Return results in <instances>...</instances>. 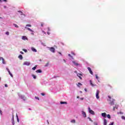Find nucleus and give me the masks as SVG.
<instances>
[{
  "label": "nucleus",
  "mask_w": 125,
  "mask_h": 125,
  "mask_svg": "<svg viewBox=\"0 0 125 125\" xmlns=\"http://www.w3.org/2000/svg\"><path fill=\"white\" fill-rule=\"evenodd\" d=\"M88 109L89 113H90V114H91V115H95V113H94V111H93V110H91L90 109V107H89L88 108Z\"/></svg>",
  "instance_id": "f257e3e1"
},
{
  "label": "nucleus",
  "mask_w": 125,
  "mask_h": 125,
  "mask_svg": "<svg viewBox=\"0 0 125 125\" xmlns=\"http://www.w3.org/2000/svg\"><path fill=\"white\" fill-rule=\"evenodd\" d=\"M96 97L97 99H99V98H100V97H99V91L98 90H97L96 91Z\"/></svg>",
  "instance_id": "f03ea898"
},
{
  "label": "nucleus",
  "mask_w": 125,
  "mask_h": 125,
  "mask_svg": "<svg viewBox=\"0 0 125 125\" xmlns=\"http://www.w3.org/2000/svg\"><path fill=\"white\" fill-rule=\"evenodd\" d=\"M50 50L51 51V52H53V53H55V48H54V47H50Z\"/></svg>",
  "instance_id": "7ed1b4c3"
},
{
  "label": "nucleus",
  "mask_w": 125,
  "mask_h": 125,
  "mask_svg": "<svg viewBox=\"0 0 125 125\" xmlns=\"http://www.w3.org/2000/svg\"><path fill=\"white\" fill-rule=\"evenodd\" d=\"M7 71L8 72L9 75L12 77V78H13V75L12 74L11 72H10V71L9 70V69L8 68H6Z\"/></svg>",
  "instance_id": "20e7f679"
},
{
  "label": "nucleus",
  "mask_w": 125,
  "mask_h": 125,
  "mask_svg": "<svg viewBox=\"0 0 125 125\" xmlns=\"http://www.w3.org/2000/svg\"><path fill=\"white\" fill-rule=\"evenodd\" d=\"M87 69L91 75H93V72H92V70H91V68H90V67H87Z\"/></svg>",
  "instance_id": "39448f33"
},
{
  "label": "nucleus",
  "mask_w": 125,
  "mask_h": 125,
  "mask_svg": "<svg viewBox=\"0 0 125 125\" xmlns=\"http://www.w3.org/2000/svg\"><path fill=\"white\" fill-rule=\"evenodd\" d=\"M82 115H83V118H86V113H85V112L83 111H82Z\"/></svg>",
  "instance_id": "423d86ee"
},
{
  "label": "nucleus",
  "mask_w": 125,
  "mask_h": 125,
  "mask_svg": "<svg viewBox=\"0 0 125 125\" xmlns=\"http://www.w3.org/2000/svg\"><path fill=\"white\" fill-rule=\"evenodd\" d=\"M22 40H23L24 41H26V40H28V38L26 36H23L22 37Z\"/></svg>",
  "instance_id": "0eeeda50"
},
{
  "label": "nucleus",
  "mask_w": 125,
  "mask_h": 125,
  "mask_svg": "<svg viewBox=\"0 0 125 125\" xmlns=\"http://www.w3.org/2000/svg\"><path fill=\"white\" fill-rule=\"evenodd\" d=\"M12 124L13 125H15V123H14V116H13L12 119Z\"/></svg>",
  "instance_id": "6e6552de"
},
{
  "label": "nucleus",
  "mask_w": 125,
  "mask_h": 125,
  "mask_svg": "<svg viewBox=\"0 0 125 125\" xmlns=\"http://www.w3.org/2000/svg\"><path fill=\"white\" fill-rule=\"evenodd\" d=\"M25 29H27V30H28V31H30V32H31L32 33L34 32V31H33V30L31 29L30 28L25 27Z\"/></svg>",
  "instance_id": "1a4fd4ad"
},
{
  "label": "nucleus",
  "mask_w": 125,
  "mask_h": 125,
  "mask_svg": "<svg viewBox=\"0 0 125 125\" xmlns=\"http://www.w3.org/2000/svg\"><path fill=\"white\" fill-rule=\"evenodd\" d=\"M72 63H73V64H74V65H75V66H79V65H80L79 63H78L77 62H76L75 61L72 62Z\"/></svg>",
  "instance_id": "9d476101"
},
{
  "label": "nucleus",
  "mask_w": 125,
  "mask_h": 125,
  "mask_svg": "<svg viewBox=\"0 0 125 125\" xmlns=\"http://www.w3.org/2000/svg\"><path fill=\"white\" fill-rule=\"evenodd\" d=\"M106 115L107 114H106V113H102V117H104V118H106Z\"/></svg>",
  "instance_id": "9b49d317"
},
{
  "label": "nucleus",
  "mask_w": 125,
  "mask_h": 125,
  "mask_svg": "<svg viewBox=\"0 0 125 125\" xmlns=\"http://www.w3.org/2000/svg\"><path fill=\"white\" fill-rule=\"evenodd\" d=\"M31 50H32V51H33L34 52H37V49H36L34 47L31 48Z\"/></svg>",
  "instance_id": "f8f14e48"
},
{
  "label": "nucleus",
  "mask_w": 125,
  "mask_h": 125,
  "mask_svg": "<svg viewBox=\"0 0 125 125\" xmlns=\"http://www.w3.org/2000/svg\"><path fill=\"white\" fill-rule=\"evenodd\" d=\"M104 125H107V120L106 119H104Z\"/></svg>",
  "instance_id": "ddd939ff"
},
{
  "label": "nucleus",
  "mask_w": 125,
  "mask_h": 125,
  "mask_svg": "<svg viewBox=\"0 0 125 125\" xmlns=\"http://www.w3.org/2000/svg\"><path fill=\"white\" fill-rule=\"evenodd\" d=\"M18 12H19L21 14V15H23L24 16H26L25 14H23V12L21 11H18Z\"/></svg>",
  "instance_id": "4468645a"
},
{
  "label": "nucleus",
  "mask_w": 125,
  "mask_h": 125,
  "mask_svg": "<svg viewBox=\"0 0 125 125\" xmlns=\"http://www.w3.org/2000/svg\"><path fill=\"white\" fill-rule=\"evenodd\" d=\"M18 57L20 60H22V59H23V56L22 55H20Z\"/></svg>",
  "instance_id": "2eb2a0df"
},
{
  "label": "nucleus",
  "mask_w": 125,
  "mask_h": 125,
  "mask_svg": "<svg viewBox=\"0 0 125 125\" xmlns=\"http://www.w3.org/2000/svg\"><path fill=\"white\" fill-rule=\"evenodd\" d=\"M24 65H27V66H29L30 65V62H24Z\"/></svg>",
  "instance_id": "dca6fc26"
},
{
  "label": "nucleus",
  "mask_w": 125,
  "mask_h": 125,
  "mask_svg": "<svg viewBox=\"0 0 125 125\" xmlns=\"http://www.w3.org/2000/svg\"><path fill=\"white\" fill-rule=\"evenodd\" d=\"M90 84L91 85V86H94V84L92 83V81L91 80H90Z\"/></svg>",
  "instance_id": "f3484780"
},
{
  "label": "nucleus",
  "mask_w": 125,
  "mask_h": 125,
  "mask_svg": "<svg viewBox=\"0 0 125 125\" xmlns=\"http://www.w3.org/2000/svg\"><path fill=\"white\" fill-rule=\"evenodd\" d=\"M110 104L111 105H114V104H115V103H114V101H112L110 102Z\"/></svg>",
  "instance_id": "a211bd4d"
},
{
  "label": "nucleus",
  "mask_w": 125,
  "mask_h": 125,
  "mask_svg": "<svg viewBox=\"0 0 125 125\" xmlns=\"http://www.w3.org/2000/svg\"><path fill=\"white\" fill-rule=\"evenodd\" d=\"M42 70L41 69H38L37 70H36V73H42Z\"/></svg>",
  "instance_id": "6ab92c4d"
},
{
  "label": "nucleus",
  "mask_w": 125,
  "mask_h": 125,
  "mask_svg": "<svg viewBox=\"0 0 125 125\" xmlns=\"http://www.w3.org/2000/svg\"><path fill=\"white\" fill-rule=\"evenodd\" d=\"M60 103L61 104H67V102H61Z\"/></svg>",
  "instance_id": "aec40b11"
},
{
  "label": "nucleus",
  "mask_w": 125,
  "mask_h": 125,
  "mask_svg": "<svg viewBox=\"0 0 125 125\" xmlns=\"http://www.w3.org/2000/svg\"><path fill=\"white\" fill-rule=\"evenodd\" d=\"M71 123H73V124H75L76 123V120L74 119H73L71 121Z\"/></svg>",
  "instance_id": "412c9836"
},
{
  "label": "nucleus",
  "mask_w": 125,
  "mask_h": 125,
  "mask_svg": "<svg viewBox=\"0 0 125 125\" xmlns=\"http://www.w3.org/2000/svg\"><path fill=\"white\" fill-rule=\"evenodd\" d=\"M36 69H37V65H35V67L32 68V70H33V71H35Z\"/></svg>",
  "instance_id": "4be33fe9"
},
{
  "label": "nucleus",
  "mask_w": 125,
  "mask_h": 125,
  "mask_svg": "<svg viewBox=\"0 0 125 125\" xmlns=\"http://www.w3.org/2000/svg\"><path fill=\"white\" fill-rule=\"evenodd\" d=\"M13 25H14V26H15V27L16 28H19V26L18 25H17V24H14Z\"/></svg>",
  "instance_id": "5701e85b"
},
{
  "label": "nucleus",
  "mask_w": 125,
  "mask_h": 125,
  "mask_svg": "<svg viewBox=\"0 0 125 125\" xmlns=\"http://www.w3.org/2000/svg\"><path fill=\"white\" fill-rule=\"evenodd\" d=\"M32 77H33V78H34V79H37V76H36V75H32Z\"/></svg>",
  "instance_id": "b1692460"
},
{
  "label": "nucleus",
  "mask_w": 125,
  "mask_h": 125,
  "mask_svg": "<svg viewBox=\"0 0 125 125\" xmlns=\"http://www.w3.org/2000/svg\"><path fill=\"white\" fill-rule=\"evenodd\" d=\"M77 76L78 77H81V76H83V75L81 73H78Z\"/></svg>",
  "instance_id": "393cba45"
},
{
  "label": "nucleus",
  "mask_w": 125,
  "mask_h": 125,
  "mask_svg": "<svg viewBox=\"0 0 125 125\" xmlns=\"http://www.w3.org/2000/svg\"><path fill=\"white\" fill-rule=\"evenodd\" d=\"M26 27H32V25L31 24H26Z\"/></svg>",
  "instance_id": "a878e982"
},
{
  "label": "nucleus",
  "mask_w": 125,
  "mask_h": 125,
  "mask_svg": "<svg viewBox=\"0 0 125 125\" xmlns=\"http://www.w3.org/2000/svg\"><path fill=\"white\" fill-rule=\"evenodd\" d=\"M2 62L3 64H5V62H4V59H2Z\"/></svg>",
  "instance_id": "bb28decb"
},
{
  "label": "nucleus",
  "mask_w": 125,
  "mask_h": 125,
  "mask_svg": "<svg viewBox=\"0 0 125 125\" xmlns=\"http://www.w3.org/2000/svg\"><path fill=\"white\" fill-rule=\"evenodd\" d=\"M107 117L108 118V119H111V116L110 115V114H108L107 115Z\"/></svg>",
  "instance_id": "cd10ccee"
},
{
  "label": "nucleus",
  "mask_w": 125,
  "mask_h": 125,
  "mask_svg": "<svg viewBox=\"0 0 125 125\" xmlns=\"http://www.w3.org/2000/svg\"><path fill=\"white\" fill-rule=\"evenodd\" d=\"M6 35L7 36H9V32L8 31H7L6 33H5Z\"/></svg>",
  "instance_id": "c85d7f7f"
},
{
  "label": "nucleus",
  "mask_w": 125,
  "mask_h": 125,
  "mask_svg": "<svg viewBox=\"0 0 125 125\" xmlns=\"http://www.w3.org/2000/svg\"><path fill=\"white\" fill-rule=\"evenodd\" d=\"M17 121L18 123H19V118H18V116L17 115Z\"/></svg>",
  "instance_id": "c756f323"
},
{
  "label": "nucleus",
  "mask_w": 125,
  "mask_h": 125,
  "mask_svg": "<svg viewBox=\"0 0 125 125\" xmlns=\"http://www.w3.org/2000/svg\"><path fill=\"white\" fill-rule=\"evenodd\" d=\"M21 99H23V100L25 101L26 100V98H24V97H21Z\"/></svg>",
  "instance_id": "7c9ffc66"
},
{
  "label": "nucleus",
  "mask_w": 125,
  "mask_h": 125,
  "mask_svg": "<svg viewBox=\"0 0 125 125\" xmlns=\"http://www.w3.org/2000/svg\"><path fill=\"white\" fill-rule=\"evenodd\" d=\"M96 76V78L97 79V80H99V77H98V76H97V75H95Z\"/></svg>",
  "instance_id": "2f4dec72"
},
{
  "label": "nucleus",
  "mask_w": 125,
  "mask_h": 125,
  "mask_svg": "<svg viewBox=\"0 0 125 125\" xmlns=\"http://www.w3.org/2000/svg\"><path fill=\"white\" fill-rule=\"evenodd\" d=\"M2 0V1H5V2L7 1V0ZM2 0H0V2H1Z\"/></svg>",
  "instance_id": "473e14b6"
},
{
  "label": "nucleus",
  "mask_w": 125,
  "mask_h": 125,
  "mask_svg": "<svg viewBox=\"0 0 125 125\" xmlns=\"http://www.w3.org/2000/svg\"><path fill=\"white\" fill-rule=\"evenodd\" d=\"M121 118H122V120H125V116H122Z\"/></svg>",
  "instance_id": "72a5a7b5"
},
{
  "label": "nucleus",
  "mask_w": 125,
  "mask_h": 125,
  "mask_svg": "<svg viewBox=\"0 0 125 125\" xmlns=\"http://www.w3.org/2000/svg\"><path fill=\"white\" fill-rule=\"evenodd\" d=\"M23 51H24V52H27V49H23Z\"/></svg>",
  "instance_id": "f704fd0d"
},
{
  "label": "nucleus",
  "mask_w": 125,
  "mask_h": 125,
  "mask_svg": "<svg viewBox=\"0 0 125 125\" xmlns=\"http://www.w3.org/2000/svg\"><path fill=\"white\" fill-rule=\"evenodd\" d=\"M36 99H37L38 100H40V98L38 97H35Z\"/></svg>",
  "instance_id": "c9c22d12"
},
{
  "label": "nucleus",
  "mask_w": 125,
  "mask_h": 125,
  "mask_svg": "<svg viewBox=\"0 0 125 125\" xmlns=\"http://www.w3.org/2000/svg\"><path fill=\"white\" fill-rule=\"evenodd\" d=\"M88 119H89V121H90V122H93L92 120H91V118L88 117Z\"/></svg>",
  "instance_id": "e433bc0d"
},
{
  "label": "nucleus",
  "mask_w": 125,
  "mask_h": 125,
  "mask_svg": "<svg viewBox=\"0 0 125 125\" xmlns=\"http://www.w3.org/2000/svg\"><path fill=\"white\" fill-rule=\"evenodd\" d=\"M94 125H98V124L97 123H96V122H94Z\"/></svg>",
  "instance_id": "4c0bfd02"
},
{
  "label": "nucleus",
  "mask_w": 125,
  "mask_h": 125,
  "mask_svg": "<svg viewBox=\"0 0 125 125\" xmlns=\"http://www.w3.org/2000/svg\"><path fill=\"white\" fill-rule=\"evenodd\" d=\"M0 115H2V111L0 109Z\"/></svg>",
  "instance_id": "58836bf2"
},
{
  "label": "nucleus",
  "mask_w": 125,
  "mask_h": 125,
  "mask_svg": "<svg viewBox=\"0 0 125 125\" xmlns=\"http://www.w3.org/2000/svg\"><path fill=\"white\" fill-rule=\"evenodd\" d=\"M78 85H82V83H78Z\"/></svg>",
  "instance_id": "ea45409f"
},
{
  "label": "nucleus",
  "mask_w": 125,
  "mask_h": 125,
  "mask_svg": "<svg viewBox=\"0 0 125 125\" xmlns=\"http://www.w3.org/2000/svg\"><path fill=\"white\" fill-rule=\"evenodd\" d=\"M2 59H3V58L0 57V60L1 61V60H2Z\"/></svg>",
  "instance_id": "a19ab883"
},
{
  "label": "nucleus",
  "mask_w": 125,
  "mask_h": 125,
  "mask_svg": "<svg viewBox=\"0 0 125 125\" xmlns=\"http://www.w3.org/2000/svg\"><path fill=\"white\" fill-rule=\"evenodd\" d=\"M41 26H42V27H43V23H41Z\"/></svg>",
  "instance_id": "79ce46f5"
},
{
  "label": "nucleus",
  "mask_w": 125,
  "mask_h": 125,
  "mask_svg": "<svg viewBox=\"0 0 125 125\" xmlns=\"http://www.w3.org/2000/svg\"><path fill=\"white\" fill-rule=\"evenodd\" d=\"M20 53H21V54H24V53L22 51H21Z\"/></svg>",
  "instance_id": "37998d69"
},
{
  "label": "nucleus",
  "mask_w": 125,
  "mask_h": 125,
  "mask_svg": "<svg viewBox=\"0 0 125 125\" xmlns=\"http://www.w3.org/2000/svg\"><path fill=\"white\" fill-rule=\"evenodd\" d=\"M119 114H120V115H123V112H122L120 111V112H119Z\"/></svg>",
  "instance_id": "c03bdc74"
},
{
  "label": "nucleus",
  "mask_w": 125,
  "mask_h": 125,
  "mask_svg": "<svg viewBox=\"0 0 125 125\" xmlns=\"http://www.w3.org/2000/svg\"><path fill=\"white\" fill-rule=\"evenodd\" d=\"M41 94L42 95V96H44V94L43 93H41Z\"/></svg>",
  "instance_id": "a18cd8bd"
},
{
  "label": "nucleus",
  "mask_w": 125,
  "mask_h": 125,
  "mask_svg": "<svg viewBox=\"0 0 125 125\" xmlns=\"http://www.w3.org/2000/svg\"><path fill=\"white\" fill-rule=\"evenodd\" d=\"M68 56H69V57H72V56H71V54H68Z\"/></svg>",
  "instance_id": "49530a36"
},
{
  "label": "nucleus",
  "mask_w": 125,
  "mask_h": 125,
  "mask_svg": "<svg viewBox=\"0 0 125 125\" xmlns=\"http://www.w3.org/2000/svg\"><path fill=\"white\" fill-rule=\"evenodd\" d=\"M84 91L86 92L87 91V90L86 89V88H84Z\"/></svg>",
  "instance_id": "de8ad7c7"
},
{
  "label": "nucleus",
  "mask_w": 125,
  "mask_h": 125,
  "mask_svg": "<svg viewBox=\"0 0 125 125\" xmlns=\"http://www.w3.org/2000/svg\"><path fill=\"white\" fill-rule=\"evenodd\" d=\"M79 79H80V80H82V77H81V76H79Z\"/></svg>",
  "instance_id": "09e8293b"
},
{
  "label": "nucleus",
  "mask_w": 125,
  "mask_h": 125,
  "mask_svg": "<svg viewBox=\"0 0 125 125\" xmlns=\"http://www.w3.org/2000/svg\"><path fill=\"white\" fill-rule=\"evenodd\" d=\"M108 97L109 99H111V97L110 96H108Z\"/></svg>",
  "instance_id": "8fccbe9b"
},
{
  "label": "nucleus",
  "mask_w": 125,
  "mask_h": 125,
  "mask_svg": "<svg viewBox=\"0 0 125 125\" xmlns=\"http://www.w3.org/2000/svg\"><path fill=\"white\" fill-rule=\"evenodd\" d=\"M81 100H83V98H80Z\"/></svg>",
  "instance_id": "3c124183"
},
{
  "label": "nucleus",
  "mask_w": 125,
  "mask_h": 125,
  "mask_svg": "<svg viewBox=\"0 0 125 125\" xmlns=\"http://www.w3.org/2000/svg\"><path fill=\"white\" fill-rule=\"evenodd\" d=\"M48 30L50 31V29L49 28V27L48 28Z\"/></svg>",
  "instance_id": "603ef678"
},
{
  "label": "nucleus",
  "mask_w": 125,
  "mask_h": 125,
  "mask_svg": "<svg viewBox=\"0 0 125 125\" xmlns=\"http://www.w3.org/2000/svg\"><path fill=\"white\" fill-rule=\"evenodd\" d=\"M5 87H7V84H6L5 85Z\"/></svg>",
  "instance_id": "864d4df0"
},
{
  "label": "nucleus",
  "mask_w": 125,
  "mask_h": 125,
  "mask_svg": "<svg viewBox=\"0 0 125 125\" xmlns=\"http://www.w3.org/2000/svg\"><path fill=\"white\" fill-rule=\"evenodd\" d=\"M63 62H64V63H66V61L65 60H63Z\"/></svg>",
  "instance_id": "5fc2aeb1"
},
{
  "label": "nucleus",
  "mask_w": 125,
  "mask_h": 125,
  "mask_svg": "<svg viewBox=\"0 0 125 125\" xmlns=\"http://www.w3.org/2000/svg\"><path fill=\"white\" fill-rule=\"evenodd\" d=\"M47 33L48 35H50V33H49V32H48Z\"/></svg>",
  "instance_id": "6e6d98bb"
},
{
  "label": "nucleus",
  "mask_w": 125,
  "mask_h": 125,
  "mask_svg": "<svg viewBox=\"0 0 125 125\" xmlns=\"http://www.w3.org/2000/svg\"><path fill=\"white\" fill-rule=\"evenodd\" d=\"M48 65V63H47V64L45 65V66L46 67V66H47Z\"/></svg>",
  "instance_id": "4d7b16f0"
},
{
  "label": "nucleus",
  "mask_w": 125,
  "mask_h": 125,
  "mask_svg": "<svg viewBox=\"0 0 125 125\" xmlns=\"http://www.w3.org/2000/svg\"><path fill=\"white\" fill-rule=\"evenodd\" d=\"M113 110L115 111V107H113Z\"/></svg>",
  "instance_id": "13d9d810"
},
{
  "label": "nucleus",
  "mask_w": 125,
  "mask_h": 125,
  "mask_svg": "<svg viewBox=\"0 0 125 125\" xmlns=\"http://www.w3.org/2000/svg\"><path fill=\"white\" fill-rule=\"evenodd\" d=\"M72 54H73V55H75V53H72Z\"/></svg>",
  "instance_id": "bf43d9fd"
},
{
  "label": "nucleus",
  "mask_w": 125,
  "mask_h": 125,
  "mask_svg": "<svg viewBox=\"0 0 125 125\" xmlns=\"http://www.w3.org/2000/svg\"><path fill=\"white\" fill-rule=\"evenodd\" d=\"M77 98H80V97L77 96Z\"/></svg>",
  "instance_id": "052dcab7"
},
{
  "label": "nucleus",
  "mask_w": 125,
  "mask_h": 125,
  "mask_svg": "<svg viewBox=\"0 0 125 125\" xmlns=\"http://www.w3.org/2000/svg\"><path fill=\"white\" fill-rule=\"evenodd\" d=\"M4 8H6V6H4Z\"/></svg>",
  "instance_id": "680f3d73"
},
{
  "label": "nucleus",
  "mask_w": 125,
  "mask_h": 125,
  "mask_svg": "<svg viewBox=\"0 0 125 125\" xmlns=\"http://www.w3.org/2000/svg\"><path fill=\"white\" fill-rule=\"evenodd\" d=\"M0 19H2V18L0 17Z\"/></svg>",
  "instance_id": "e2e57ef3"
},
{
  "label": "nucleus",
  "mask_w": 125,
  "mask_h": 125,
  "mask_svg": "<svg viewBox=\"0 0 125 125\" xmlns=\"http://www.w3.org/2000/svg\"><path fill=\"white\" fill-rule=\"evenodd\" d=\"M60 54H61V53H59Z\"/></svg>",
  "instance_id": "0e129e2a"
}]
</instances>
